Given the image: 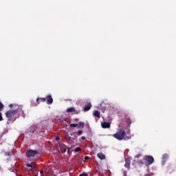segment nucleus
Wrapping results in <instances>:
<instances>
[{"label": "nucleus", "mask_w": 176, "mask_h": 176, "mask_svg": "<svg viewBox=\"0 0 176 176\" xmlns=\"http://www.w3.org/2000/svg\"><path fill=\"white\" fill-rule=\"evenodd\" d=\"M14 108H15V109L9 110L6 112V118H8V119L9 120H10L12 119V118H14V116L18 112H19V113H21V116H23V118H25V116L24 115V111H23V107H21V105H19V104H15Z\"/></svg>", "instance_id": "nucleus-1"}, {"label": "nucleus", "mask_w": 176, "mask_h": 176, "mask_svg": "<svg viewBox=\"0 0 176 176\" xmlns=\"http://www.w3.org/2000/svg\"><path fill=\"white\" fill-rule=\"evenodd\" d=\"M113 137L118 140V141H122V140H124L126 138V131L122 129H120L117 131L116 133H115Z\"/></svg>", "instance_id": "nucleus-2"}, {"label": "nucleus", "mask_w": 176, "mask_h": 176, "mask_svg": "<svg viewBox=\"0 0 176 176\" xmlns=\"http://www.w3.org/2000/svg\"><path fill=\"white\" fill-rule=\"evenodd\" d=\"M155 162V159L152 157V155H146L145 157V163L146 166H151Z\"/></svg>", "instance_id": "nucleus-3"}, {"label": "nucleus", "mask_w": 176, "mask_h": 176, "mask_svg": "<svg viewBox=\"0 0 176 176\" xmlns=\"http://www.w3.org/2000/svg\"><path fill=\"white\" fill-rule=\"evenodd\" d=\"M37 155H39V153L38 152V151L28 150L26 152L27 157H32V156H37Z\"/></svg>", "instance_id": "nucleus-4"}, {"label": "nucleus", "mask_w": 176, "mask_h": 176, "mask_svg": "<svg viewBox=\"0 0 176 176\" xmlns=\"http://www.w3.org/2000/svg\"><path fill=\"white\" fill-rule=\"evenodd\" d=\"M46 98H47L46 102L48 105L53 104V98L52 97V95H47L46 96Z\"/></svg>", "instance_id": "nucleus-5"}, {"label": "nucleus", "mask_w": 176, "mask_h": 176, "mask_svg": "<svg viewBox=\"0 0 176 176\" xmlns=\"http://www.w3.org/2000/svg\"><path fill=\"white\" fill-rule=\"evenodd\" d=\"M131 161H130V159L129 158H126L125 159L124 167L128 168V170H130V164H131Z\"/></svg>", "instance_id": "nucleus-6"}, {"label": "nucleus", "mask_w": 176, "mask_h": 176, "mask_svg": "<svg viewBox=\"0 0 176 176\" xmlns=\"http://www.w3.org/2000/svg\"><path fill=\"white\" fill-rule=\"evenodd\" d=\"M91 103H89L88 104H85L84 107V111L85 112H87V111H90V109H91Z\"/></svg>", "instance_id": "nucleus-7"}, {"label": "nucleus", "mask_w": 176, "mask_h": 176, "mask_svg": "<svg viewBox=\"0 0 176 176\" xmlns=\"http://www.w3.org/2000/svg\"><path fill=\"white\" fill-rule=\"evenodd\" d=\"M102 129H109L111 127V124L109 122H104L102 123Z\"/></svg>", "instance_id": "nucleus-8"}, {"label": "nucleus", "mask_w": 176, "mask_h": 176, "mask_svg": "<svg viewBox=\"0 0 176 176\" xmlns=\"http://www.w3.org/2000/svg\"><path fill=\"white\" fill-rule=\"evenodd\" d=\"M93 115L94 116H95V118H98V119H100V118H101V114L100 113V111L97 110L94 111Z\"/></svg>", "instance_id": "nucleus-9"}, {"label": "nucleus", "mask_w": 176, "mask_h": 176, "mask_svg": "<svg viewBox=\"0 0 176 176\" xmlns=\"http://www.w3.org/2000/svg\"><path fill=\"white\" fill-rule=\"evenodd\" d=\"M97 156L100 160H105V155H104L102 153H99L97 154Z\"/></svg>", "instance_id": "nucleus-10"}, {"label": "nucleus", "mask_w": 176, "mask_h": 176, "mask_svg": "<svg viewBox=\"0 0 176 176\" xmlns=\"http://www.w3.org/2000/svg\"><path fill=\"white\" fill-rule=\"evenodd\" d=\"M39 101H41V102H46V98H38L36 99V102H39Z\"/></svg>", "instance_id": "nucleus-11"}, {"label": "nucleus", "mask_w": 176, "mask_h": 176, "mask_svg": "<svg viewBox=\"0 0 176 176\" xmlns=\"http://www.w3.org/2000/svg\"><path fill=\"white\" fill-rule=\"evenodd\" d=\"M74 111H75V107H70L67 109L68 113H71V112H74Z\"/></svg>", "instance_id": "nucleus-12"}, {"label": "nucleus", "mask_w": 176, "mask_h": 176, "mask_svg": "<svg viewBox=\"0 0 176 176\" xmlns=\"http://www.w3.org/2000/svg\"><path fill=\"white\" fill-rule=\"evenodd\" d=\"M4 107L2 102L0 101V112L3 110Z\"/></svg>", "instance_id": "nucleus-13"}, {"label": "nucleus", "mask_w": 176, "mask_h": 176, "mask_svg": "<svg viewBox=\"0 0 176 176\" xmlns=\"http://www.w3.org/2000/svg\"><path fill=\"white\" fill-rule=\"evenodd\" d=\"M70 127H77V129H79V126H78V124H70Z\"/></svg>", "instance_id": "nucleus-14"}, {"label": "nucleus", "mask_w": 176, "mask_h": 176, "mask_svg": "<svg viewBox=\"0 0 176 176\" xmlns=\"http://www.w3.org/2000/svg\"><path fill=\"white\" fill-rule=\"evenodd\" d=\"M168 158V155L167 154L163 155L162 159H163L164 160H167Z\"/></svg>", "instance_id": "nucleus-15"}, {"label": "nucleus", "mask_w": 176, "mask_h": 176, "mask_svg": "<svg viewBox=\"0 0 176 176\" xmlns=\"http://www.w3.org/2000/svg\"><path fill=\"white\" fill-rule=\"evenodd\" d=\"M126 122L127 124H131V120H130V118H126Z\"/></svg>", "instance_id": "nucleus-16"}, {"label": "nucleus", "mask_w": 176, "mask_h": 176, "mask_svg": "<svg viewBox=\"0 0 176 176\" xmlns=\"http://www.w3.org/2000/svg\"><path fill=\"white\" fill-rule=\"evenodd\" d=\"M78 135H82L83 134V131L78 130L77 132Z\"/></svg>", "instance_id": "nucleus-17"}, {"label": "nucleus", "mask_w": 176, "mask_h": 176, "mask_svg": "<svg viewBox=\"0 0 176 176\" xmlns=\"http://www.w3.org/2000/svg\"><path fill=\"white\" fill-rule=\"evenodd\" d=\"M82 148L80 147H77L75 148V152H80Z\"/></svg>", "instance_id": "nucleus-18"}, {"label": "nucleus", "mask_w": 176, "mask_h": 176, "mask_svg": "<svg viewBox=\"0 0 176 176\" xmlns=\"http://www.w3.org/2000/svg\"><path fill=\"white\" fill-rule=\"evenodd\" d=\"M28 167H31L32 168L33 166H35V163H31V164H28Z\"/></svg>", "instance_id": "nucleus-19"}, {"label": "nucleus", "mask_w": 176, "mask_h": 176, "mask_svg": "<svg viewBox=\"0 0 176 176\" xmlns=\"http://www.w3.org/2000/svg\"><path fill=\"white\" fill-rule=\"evenodd\" d=\"M60 152L61 153H65V152H67V148L63 149V148H60Z\"/></svg>", "instance_id": "nucleus-20"}, {"label": "nucleus", "mask_w": 176, "mask_h": 176, "mask_svg": "<svg viewBox=\"0 0 176 176\" xmlns=\"http://www.w3.org/2000/svg\"><path fill=\"white\" fill-rule=\"evenodd\" d=\"M10 151H7L5 153V156H10Z\"/></svg>", "instance_id": "nucleus-21"}, {"label": "nucleus", "mask_w": 176, "mask_h": 176, "mask_svg": "<svg viewBox=\"0 0 176 176\" xmlns=\"http://www.w3.org/2000/svg\"><path fill=\"white\" fill-rule=\"evenodd\" d=\"M79 176H88L87 173H83L79 175Z\"/></svg>", "instance_id": "nucleus-22"}, {"label": "nucleus", "mask_w": 176, "mask_h": 176, "mask_svg": "<svg viewBox=\"0 0 176 176\" xmlns=\"http://www.w3.org/2000/svg\"><path fill=\"white\" fill-rule=\"evenodd\" d=\"M80 126L81 127H83V126H85V123H83V122H80V123H79V127H80Z\"/></svg>", "instance_id": "nucleus-23"}, {"label": "nucleus", "mask_w": 176, "mask_h": 176, "mask_svg": "<svg viewBox=\"0 0 176 176\" xmlns=\"http://www.w3.org/2000/svg\"><path fill=\"white\" fill-rule=\"evenodd\" d=\"M58 120H59V122H60V123H64V121H65V120L60 118V119H58Z\"/></svg>", "instance_id": "nucleus-24"}, {"label": "nucleus", "mask_w": 176, "mask_h": 176, "mask_svg": "<svg viewBox=\"0 0 176 176\" xmlns=\"http://www.w3.org/2000/svg\"><path fill=\"white\" fill-rule=\"evenodd\" d=\"M65 139L66 140H71V137H69V135L65 136Z\"/></svg>", "instance_id": "nucleus-25"}, {"label": "nucleus", "mask_w": 176, "mask_h": 176, "mask_svg": "<svg viewBox=\"0 0 176 176\" xmlns=\"http://www.w3.org/2000/svg\"><path fill=\"white\" fill-rule=\"evenodd\" d=\"M88 159H89V157L85 156V162H86V160H88Z\"/></svg>", "instance_id": "nucleus-26"}, {"label": "nucleus", "mask_w": 176, "mask_h": 176, "mask_svg": "<svg viewBox=\"0 0 176 176\" xmlns=\"http://www.w3.org/2000/svg\"><path fill=\"white\" fill-rule=\"evenodd\" d=\"M81 140H86V137L82 136V137H81Z\"/></svg>", "instance_id": "nucleus-27"}, {"label": "nucleus", "mask_w": 176, "mask_h": 176, "mask_svg": "<svg viewBox=\"0 0 176 176\" xmlns=\"http://www.w3.org/2000/svg\"><path fill=\"white\" fill-rule=\"evenodd\" d=\"M69 151H71V148H67V153H69Z\"/></svg>", "instance_id": "nucleus-28"}, {"label": "nucleus", "mask_w": 176, "mask_h": 176, "mask_svg": "<svg viewBox=\"0 0 176 176\" xmlns=\"http://www.w3.org/2000/svg\"><path fill=\"white\" fill-rule=\"evenodd\" d=\"M12 107H13V104H10L9 105V107H10V108H12Z\"/></svg>", "instance_id": "nucleus-29"}, {"label": "nucleus", "mask_w": 176, "mask_h": 176, "mask_svg": "<svg viewBox=\"0 0 176 176\" xmlns=\"http://www.w3.org/2000/svg\"><path fill=\"white\" fill-rule=\"evenodd\" d=\"M58 140H60V138H59V137H57V138H56V141H58Z\"/></svg>", "instance_id": "nucleus-30"}, {"label": "nucleus", "mask_w": 176, "mask_h": 176, "mask_svg": "<svg viewBox=\"0 0 176 176\" xmlns=\"http://www.w3.org/2000/svg\"><path fill=\"white\" fill-rule=\"evenodd\" d=\"M34 132H35V129L34 131H30V133H34Z\"/></svg>", "instance_id": "nucleus-31"}, {"label": "nucleus", "mask_w": 176, "mask_h": 176, "mask_svg": "<svg viewBox=\"0 0 176 176\" xmlns=\"http://www.w3.org/2000/svg\"><path fill=\"white\" fill-rule=\"evenodd\" d=\"M36 176H38V175H36Z\"/></svg>", "instance_id": "nucleus-32"}]
</instances>
